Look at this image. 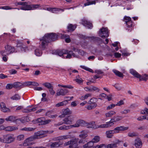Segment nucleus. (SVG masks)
Returning a JSON list of instances; mask_svg holds the SVG:
<instances>
[{
    "label": "nucleus",
    "mask_w": 148,
    "mask_h": 148,
    "mask_svg": "<svg viewBox=\"0 0 148 148\" xmlns=\"http://www.w3.org/2000/svg\"><path fill=\"white\" fill-rule=\"evenodd\" d=\"M58 38V35L54 33L47 34L40 39V47L42 50L45 49L48 44L51 41L56 40Z\"/></svg>",
    "instance_id": "nucleus-1"
},
{
    "label": "nucleus",
    "mask_w": 148,
    "mask_h": 148,
    "mask_svg": "<svg viewBox=\"0 0 148 148\" xmlns=\"http://www.w3.org/2000/svg\"><path fill=\"white\" fill-rule=\"evenodd\" d=\"M128 128V127H125L123 126L117 127L113 130L106 131V134L108 138H111L113 136L114 134L119 133L120 131L127 130Z\"/></svg>",
    "instance_id": "nucleus-2"
},
{
    "label": "nucleus",
    "mask_w": 148,
    "mask_h": 148,
    "mask_svg": "<svg viewBox=\"0 0 148 148\" xmlns=\"http://www.w3.org/2000/svg\"><path fill=\"white\" fill-rule=\"evenodd\" d=\"M55 53L56 54L63 57H64V54H67V55L66 57V58H71L72 56L74 57H77V56L72 51L64 49L61 50H56L55 51Z\"/></svg>",
    "instance_id": "nucleus-3"
},
{
    "label": "nucleus",
    "mask_w": 148,
    "mask_h": 148,
    "mask_svg": "<svg viewBox=\"0 0 148 148\" xmlns=\"http://www.w3.org/2000/svg\"><path fill=\"white\" fill-rule=\"evenodd\" d=\"M130 73L134 77L138 78L140 81L143 80L146 81L148 79V75L146 74H145L143 76H141L135 70L133 69H131L130 70Z\"/></svg>",
    "instance_id": "nucleus-4"
},
{
    "label": "nucleus",
    "mask_w": 148,
    "mask_h": 148,
    "mask_svg": "<svg viewBox=\"0 0 148 148\" xmlns=\"http://www.w3.org/2000/svg\"><path fill=\"white\" fill-rule=\"evenodd\" d=\"M5 51H2L0 52L2 56H6V55L13 53L15 50V49L14 47L9 45L5 46Z\"/></svg>",
    "instance_id": "nucleus-5"
},
{
    "label": "nucleus",
    "mask_w": 148,
    "mask_h": 148,
    "mask_svg": "<svg viewBox=\"0 0 148 148\" xmlns=\"http://www.w3.org/2000/svg\"><path fill=\"white\" fill-rule=\"evenodd\" d=\"M15 139L13 135L8 134L4 135L3 141L4 143H9L14 141Z\"/></svg>",
    "instance_id": "nucleus-6"
},
{
    "label": "nucleus",
    "mask_w": 148,
    "mask_h": 148,
    "mask_svg": "<svg viewBox=\"0 0 148 148\" xmlns=\"http://www.w3.org/2000/svg\"><path fill=\"white\" fill-rule=\"evenodd\" d=\"M53 131H43L40 130L35 133V135L36 136V138L37 139L44 137V135L47 134H51L53 132Z\"/></svg>",
    "instance_id": "nucleus-7"
},
{
    "label": "nucleus",
    "mask_w": 148,
    "mask_h": 148,
    "mask_svg": "<svg viewBox=\"0 0 148 148\" xmlns=\"http://www.w3.org/2000/svg\"><path fill=\"white\" fill-rule=\"evenodd\" d=\"M99 36L102 38L107 37L109 36L107 28L103 27L101 28L99 31Z\"/></svg>",
    "instance_id": "nucleus-8"
},
{
    "label": "nucleus",
    "mask_w": 148,
    "mask_h": 148,
    "mask_svg": "<svg viewBox=\"0 0 148 148\" xmlns=\"http://www.w3.org/2000/svg\"><path fill=\"white\" fill-rule=\"evenodd\" d=\"M74 116L71 115L66 117L63 120L64 124H71L74 120Z\"/></svg>",
    "instance_id": "nucleus-9"
},
{
    "label": "nucleus",
    "mask_w": 148,
    "mask_h": 148,
    "mask_svg": "<svg viewBox=\"0 0 148 148\" xmlns=\"http://www.w3.org/2000/svg\"><path fill=\"white\" fill-rule=\"evenodd\" d=\"M72 138L70 135H66L59 136L57 138H54L53 140L56 141H62L68 139H71Z\"/></svg>",
    "instance_id": "nucleus-10"
},
{
    "label": "nucleus",
    "mask_w": 148,
    "mask_h": 148,
    "mask_svg": "<svg viewBox=\"0 0 148 148\" xmlns=\"http://www.w3.org/2000/svg\"><path fill=\"white\" fill-rule=\"evenodd\" d=\"M86 125V123L83 120L79 119L76 122V123L73 125L72 127H78L80 126H84Z\"/></svg>",
    "instance_id": "nucleus-11"
},
{
    "label": "nucleus",
    "mask_w": 148,
    "mask_h": 148,
    "mask_svg": "<svg viewBox=\"0 0 148 148\" xmlns=\"http://www.w3.org/2000/svg\"><path fill=\"white\" fill-rule=\"evenodd\" d=\"M80 37L84 39H88L89 38H90L92 40H94L95 41L98 42L99 41H101V39L99 38L95 37L92 36L91 37H89L88 36H86L85 35H81L80 36Z\"/></svg>",
    "instance_id": "nucleus-12"
},
{
    "label": "nucleus",
    "mask_w": 148,
    "mask_h": 148,
    "mask_svg": "<svg viewBox=\"0 0 148 148\" xmlns=\"http://www.w3.org/2000/svg\"><path fill=\"white\" fill-rule=\"evenodd\" d=\"M68 90L66 89L60 88L57 90L56 95L57 96H64L68 93Z\"/></svg>",
    "instance_id": "nucleus-13"
},
{
    "label": "nucleus",
    "mask_w": 148,
    "mask_h": 148,
    "mask_svg": "<svg viewBox=\"0 0 148 148\" xmlns=\"http://www.w3.org/2000/svg\"><path fill=\"white\" fill-rule=\"evenodd\" d=\"M121 141L119 140H116L115 142H113V143L110 144L106 146V148H115L117 147V145L119 144Z\"/></svg>",
    "instance_id": "nucleus-14"
},
{
    "label": "nucleus",
    "mask_w": 148,
    "mask_h": 148,
    "mask_svg": "<svg viewBox=\"0 0 148 148\" xmlns=\"http://www.w3.org/2000/svg\"><path fill=\"white\" fill-rule=\"evenodd\" d=\"M70 148H78V144L77 141L75 139L70 140V145L69 146Z\"/></svg>",
    "instance_id": "nucleus-15"
},
{
    "label": "nucleus",
    "mask_w": 148,
    "mask_h": 148,
    "mask_svg": "<svg viewBox=\"0 0 148 148\" xmlns=\"http://www.w3.org/2000/svg\"><path fill=\"white\" fill-rule=\"evenodd\" d=\"M82 24L88 28H91L92 27V25L90 22L84 20L82 21Z\"/></svg>",
    "instance_id": "nucleus-16"
},
{
    "label": "nucleus",
    "mask_w": 148,
    "mask_h": 148,
    "mask_svg": "<svg viewBox=\"0 0 148 148\" xmlns=\"http://www.w3.org/2000/svg\"><path fill=\"white\" fill-rule=\"evenodd\" d=\"M135 145L137 148H141L142 146V143L141 140L138 138L135 140Z\"/></svg>",
    "instance_id": "nucleus-17"
},
{
    "label": "nucleus",
    "mask_w": 148,
    "mask_h": 148,
    "mask_svg": "<svg viewBox=\"0 0 148 148\" xmlns=\"http://www.w3.org/2000/svg\"><path fill=\"white\" fill-rule=\"evenodd\" d=\"M0 107L1 110L3 112H9V109L6 107L5 104L3 102L1 103L0 105Z\"/></svg>",
    "instance_id": "nucleus-18"
},
{
    "label": "nucleus",
    "mask_w": 148,
    "mask_h": 148,
    "mask_svg": "<svg viewBox=\"0 0 148 148\" xmlns=\"http://www.w3.org/2000/svg\"><path fill=\"white\" fill-rule=\"evenodd\" d=\"M13 88H22L23 87V83L20 82H15L13 83Z\"/></svg>",
    "instance_id": "nucleus-19"
},
{
    "label": "nucleus",
    "mask_w": 148,
    "mask_h": 148,
    "mask_svg": "<svg viewBox=\"0 0 148 148\" xmlns=\"http://www.w3.org/2000/svg\"><path fill=\"white\" fill-rule=\"evenodd\" d=\"M76 27V26L75 25L69 24L67 27V31L69 32H73L75 30Z\"/></svg>",
    "instance_id": "nucleus-20"
},
{
    "label": "nucleus",
    "mask_w": 148,
    "mask_h": 148,
    "mask_svg": "<svg viewBox=\"0 0 148 148\" xmlns=\"http://www.w3.org/2000/svg\"><path fill=\"white\" fill-rule=\"evenodd\" d=\"M62 111L63 114L64 115L71 114L72 113V111L68 108L63 109Z\"/></svg>",
    "instance_id": "nucleus-21"
},
{
    "label": "nucleus",
    "mask_w": 148,
    "mask_h": 148,
    "mask_svg": "<svg viewBox=\"0 0 148 148\" xmlns=\"http://www.w3.org/2000/svg\"><path fill=\"white\" fill-rule=\"evenodd\" d=\"M61 144H59V142H56L51 143L50 147L51 148H57L60 147Z\"/></svg>",
    "instance_id": "nucleus-22"
},
{
    "label": "nucleus",
    "mask_w": 148,
    "mask_h": 148,
    "mask_svg": "<svg viewBox=\"0 0 148 148\" xmlns=\"http://www.w3.org/2000/svg\"><path fill=\"white\" fill-rule=\"evenodd\" d=\"M68 103V101L67 100L63 101L56 104L55 106L56 107H59L64 106L66 105Z\"/></svg>",
    "instance_id": "nucleus-23"
},
{
    "label": "nucleus",
    "mask_w": 148,
    "mask_h": 148,
    "mask_svg": "<svg viewBox=\"0 0 148 148\" xmlns=\"http://www.w3.org/2000/svg\"><path fill=\"white\" fill-rule=\"evenodd\" d=\"M112 71L116 75L120 77H123L124 75L123 73L115 69L113 70Z\"/></svg>",
    "instance_id": "nucleus-24"
},
{
    "label": "nucleus",
    "mask_w": 148,
    "mask_h": 148,
    "mask_svg": "<svg viewBox=\"0 0 148 148\" xmlns=\"http://www.w3.org/2000/svg\"><path fill=\"white\" fill-rule=\"evenodd\" d=\"M5 120L7 121L14 122L16 120V117L11 116L6 118Z\"/></svg>",
    "instance_id": "nucleus-25"
},
{
    "label": "nucleus",
    "mask_w": 148,
    "mask_h": 148,
    "mask_svg": "<svg viewBox=\"0 0 148 148\" xmlns=\"http://www.w3.org/2000/svg\"><path fill=\"white\" fill-rule=\"evenodd\" d=\"M87 3L84 4V5L85 6L95 4L96 3V1L95 0H87Z\"/></svg>",
    "instance_id": "nucleus-26"
},
{
    "label": "nucleus",
    "mask_w": 148,
    "mask_h": 148,
    "mask_svg": "<svg viewBox=\"0 0 148 148\" xmlns=\"http://www.w3.org/2000/svg\"><path fill=\"white\" fill-rule=\"evenodd\" d=\"M115 114L116 112H115L113 111H111L106 113L105 115L106 117H110Z\"/></svg>",
    "instance_id": "nucleus-27"
},
{
    "label": "nucleus",
    "mask_w": 148,
    "mask_h": 148,
    "mask_svg": "<svg viewBox=\"0 0 148 148\" xmlns=\"http://www.w3.org/2000/svg\"><path fill=\"white\" fill-rule=\"evenodd\" d=\"M71 127H72L71 125L66 126L64 125L60 127L59 129L60 130H66L70 128Z\"/></svg>",
    "instance_id": "nucleus-28"
},
{
    "label": "nucleus",
    "mask_w": 148,
    "mask_h": 148,
    "mask_svg": "<svg viewBox=\"0 0 148 148\" xmlns=\"http://www.w3.org/2000/svg\"><path fill=\"white\" fill-rule=\"evenodd\" d=\"M45 119L44 117H42L40 118L37 119L36 121V123H39V125H42V122L43 121V120Z\"/></svg>",
    "instance_id": "nucleus-29"
},
{
    "label": "nucleus",
    "mask_w": 148,
    "mask_h": 148,
    "mask_svg": "<svg viewBox=\"0 0 148 148\" xmlns=\"http://www.w3.org/2000/svg\"><path fill=\"white\" fill-rule=\"evenodd\" d=\"M43 85L49 89L51 88H52V87H53V86H52V85L51 83L49 82H46L44 83L43 84Z\"/></svg>",
    "instance_id": "nucleus-30"
},
{
    "label": "nucleus",
    "mask_w": 148,
    "mask_h": 148,
    "mask_svg": "<svg viewBox=\"0 0 148 148\" xmlns=\"http://www.w3.org/2000/svg\"><path fill=\"white\" fill-rule=\"evenodd\" d=\"M110 127V125L109 124H107L106 122L105 124H103L99 125L98 128H106Z\"/></svg>",
    "instance_id": "nucleus-31"
},
{
    "label": "nucleus",
    "mask_w": 148,
    "mask_h": 148,
    "mask_svg": "<svg viewBox=\"0 0 148 148\" xmlns=\"http://www.w3.org/2000/svg\"><path fill=\"white\" fill-rule=\"evenodd\" d=\"M17 129L16 128L13 127L11 126L5 128V130L7 131H11L16 130Z\"/></svg>",
    "instance_id": "nucleus-32"
},
{
    "label": "nucleus",
    "mask_w": 148,
    "mask_h": 148,
    "mask_svg": "<svg viewBox=\"0 0 148 148\" xmlns=\"http://www.w3.org/2000/svg\"><path fill=\"white\" fill-rule=\"evenodd\" d=\"M62 11V12L64 11V9H61L59 8H52V10H51V12L53 13H55V11Z\"/></svg>",
    "instance_id": "nucleus-33"
},
{
    "label": "nucleus",
    "mask_w": 148,
    "mask_h": 148,
    "mask_svg": "<svg viewBox=\"0 0 148 148\" xmlns=\"http://www.w3.org/2000/svg\"><path fill=\"white\" fill-rule=\"evenodd\" d=\"M100 140V137L98 136H94V138L92 139V141L94 143H97L99 142Z\"/></svg>",
    "instance_id": "nucleus-34"
},
{
    "label": "nucleus",
    "mask_w": 148,
    "mask_h": 148,
    "mask_svg": "<svg viewBox=\"0 0 148 148\" xmlns=\"http://www.w3.org/2000/svg\"><path fill=\"white\" fill-rule=\"evenodd\" d=\"M35 53L37 56H40L42 55V52L39 49H36L35 50Z\"/></svg>",
    "instance_id": "nucleus-35"
},
{
    "label": "nucleus",
    "mask_w": 148,
    "mask_h": 148,
    "mask_svg": "<svg viewBox=\"0 0 148 148\" xmlns=\"http://www.w3.org/2000/svg\"><path fill=\"white\" fill-rule=\"evenodd\" d=\"M97 101V100L96 98H92L90 99L88 103L89 104H91L92 103H95Z\"/></svg>",
    "instance_id": "nucleus-36"
},
{
    "label": "nucleus",
    "mask_w": 148,
    "mask_h": 148,
    "mask_svg": "<svg viewBox=\"0 0 148 148\" xmlns=\"http://www.w3.org/2000/svg\"><path fill=\"white\" fill-rule=\"evenodd\" d=\"M11 99L14 100H18L20 99V96L18 94H16L11 97Z\"/></svg>",
    "instance_id": "nucleus-37"
},
{
    "label": "nucleus",
    "mask_w": 148,
    "mask_h": 148,
    "mask_svg": "<svg viewBox=\"0 0 148 148\" xmlns=\"http://www.w3.org/2000/svg\"><path fill=\"white\" fill-rule=\"evenodd\" d=\"M113 118L114 119L115 122H116L120 121L122 119L123 117L121 116H114Z\"/></svg>",
    "instance_id": "nucleus-38"
},
{
    "label": "nucleus",
    "mask_w": 148,
    "mask_h": 148,
    "mask_svg": "<svg viewBox=\"0 0 148 148\" xmlns=\"http://www.w3.org/2000/svg\"><path fill=\"white\" fill-rule=\"evenodd\" d=\"M58 86L59 87H63L69 89H72L73 88V87L71 85H62L60 84H59L58 85Z\"/></svg>",
    "instance_id": "nucleus-39"
},
{
    "label": "nucleus",
    "mask_w": 148,
    "mask_h": 148,
    "mask_svg": "<svg viewBox=\"0 0 148 148\" xmlns=\"http://www.w3.org/2000/svg\"><path fill=\"white\" fill-rule=\"evenodd\" d=\"M91 95L90 94H87L85 95L82 96L80 98V99L82 100H84L86 99H87L88 97H90Z\"/></svg>",
    "instance_id": "nucleus-40"
},
{
    "label": "nucleus",
    "mask_w": 148,
    "mask_h": 148,
    "mask_svg": "<svg viewBox=\"0 0 148 148\" xmlns=\"http://www.w3.org/2000/svg\"><path fill=\"white\" fill-rule=\"evenodd\" d=\"M31 143H32L27 138L25 140L23 145L24 146H27L30 145Z\"/></svg>",
    "instance_id": "nucleus-41"
},
{
    "label": "nucleus",
    "mask_w": 148,
    "mask_h": 148,
    "mask_svg": "<svg viewBox=\"0 0 148 148\" xmlns=\"http://www.w3.org/2000/svg\"><path fill=\"white\" fill-rule=\"evenodd\" d=\"M141 114H148V108H145L141 111Z\"/></svg>",
    "instance_id": "nucleus-42"
},
{
    "label": "nucleus",
    "mask_w": 148,
    "mask_h": 148,
    "mask_svg": "<svg viewBox=\"0 0 148 148\" xmlns=\"http://www.w3.org/2000/svg\"><path fill=\"white\" fill-rule=\"evenodd\" d=\"M88 135L86 133L82 132L80 134H79V137L81 138H84L86 137Z\"/></svg>",
    "instance_id": "nucleus-43"
},
{
    "label": "nucleus",
    "mask_w": 148,
    "mask_h": 148,
    "mask_svg": "<svg viewBox=\"0 0 148 148\" xmlns=\"http://www.w3.org/2000/svg\"><path fill=\"white\" fill-rule=\"evenodd\" d=\"M31 5L32 10L36 9L41 7L40 4H31Z\"/></svg>",
    "instance_id": "nucleus-44"
},
{
    "label": "nucleus",
    "mask_w": 148,
    "mask_h": 148,
    "mask_svg": "<svg viewBox=\"0 0 148 148\" xmlns=\"http://www.w3.org/2000/svg\"><path fill=\"white\" fill-rule=\"evenodd\" d=\"M80 67L81 68H82L83 69H84L86 71H89L91 72H93V70L92 69H91L87 67L84 66H81Z\"/></svg>",
    "instance_id": "nucleus-45"
},
{
    "label": "nucleus",
    "mask_w": 148,
    "mask_h": 148,
    "mask_svg": "<svg viewBox=\"0 0 148 148\" xmlns=\"http://www.w3.org/2000/svg\"><path fill=\"white\" fill-rule=\"evenodd\" d=\"M24 136L22 134L18 136L17 138V140L19 141L23 140L24 139Z\"/></svg>",
    "instance_id": "nucleus-46"
},
{
    "label": "nucleus",
    "mask_w": 148,
    "mask_h": 148,
    "mask_svg": "<svg viewBox=\"0 0 148 148\" xmlns=\"http://www.w3.org/2000/svg\"><path fill=\"white\" fill-rule=\"evenodd\" d=\"M13 84H8L6 86V88L7 89H10L13 87Z\"/></svg>",
    "instance_id": "nucleus-47"
},
{
    "label": "nucleus",
    "mask_w": 148,
    "mask_h": 148,
    "mask_svg": "<svg viewBox=\"0 0 148 148\" xmlns=\"http://www.w3.org/2000/svg\"><path fill=\"white\" fill-rule=\"evenodd\" d=\"M34 130V129L32 127H25L21 129L22 130L26 131H32Z\"/></svg>",
    "instance_id": "nucleus-48"
},
{
    "label": "nucleus",
    "mask_w": 148,
    "mask_h": 148,
    "mask_svg": "<svg viewBox=\"0 0 148 148\" xmlns=\"http://www.w3.org/2000/svg\"><path fill=\"white\" fill-rule=\"evenodd\" d=\"M114 122H115L114 119L112 118L111 119L110 121L106 122V123L110 125L111 127L114 124Z\"/></svg>",
    "instance_id": "nucleus-49"
},
{
    "label": "nucleus",
    "mask_w": 148,
    "mask_h": 148,
    "mask_svg": "<svg viewBox=\"0 0 148 148\" xmlns=\"http://www.w3.org/2000/svg\"><path fill=\"white\" fill-rule=\"evenodd\" d=\"M137 134L135 132L129 133L128 134V136L130 137H135L137 136Z\"/></svg>",
    "instance_id": "nucleus-50"
},
{
    "label": "nucleus",
    "mask_w": 148,
    "mask_h": 148,
    "mask_svg": "<svg viewBox=\"0 0 148 148\" xmlns=\"http://www.w3.org/2000/svg\"><path fill=\"white\" fill-rule=\"evenodd\" d=\"M146 115H144L138 117L137 119L139 121H142L144 119H146Z\"/></svg>",
    "instance_id": "nucleus-51"
},
{
    "label": "nucleus",
    "mask_w": 148,
    "mask_h": 148,
    "mask_svg": "<svg viewBox=\"0 0 148 148\" xmlns=\"http://www.w3.org/2000/svg\"><path fill=\"white\" fill-rule=\"evenodd\" d=\"M90 87L92 90V92L95 91H97V92H99L100 90L98 88L95 86H93Z\"/></svg>",
    "instance_id": "nucleus-52"
},
{
    "label": "nucleus",
    "mask_w": 148,
    "mask_h": 148,
    "mask_svg": "<svg viewBox=\"0 0 148 148\" xmlns=\"http://www.w3.org/2000/svg\"><path fill=\"white\" fill-rule=\"evenodd\" d=\"M23 87L28 86L31 85L32 82H26L23 83Z\"/></svg>",
    "instance_id": "nucleus-53"
},
{
    "label": "nucleus",
    "mask_w": 148,
    "mask_h": 148,
    "mask_svg": "<svg viewBox=\"0 0 148 148\" xmlns=\"http://www.w3.org/2000/svg\"><path fill=\"white\" fill-rule=\"evenodd\" d=\"M124 21L125 22V23H126L131 21V19L129 17L125 16L124 17Z\"/></svg>",
    "instance_id": "nucleus-54"
},
{
    "label": "nucleus",
    "mask_w": 148,
    "mask_h": 148,
    "mask_svg": "<svg viewBox=\"0 0 148 148\" xmlns=\"http://www.w3.org/2000/svg\"><path fill=\"white\" fill-rule=\"evenodd\" d=\"M97 106V104H95L94 106H92V105H90L88 106L87 108L88 110H90L93 108H95Z\"/></svg>",
    "instance_id": "nucleus-55"
},
{
    "label": "nucleus",
    "mask_w": 148,
    "mask_h": 148,
    "mask_svg": "<svg viewBox=\"0 0 148 148\" xmlns=\"http://www.w3.org/2000/svg\"><path fill=\"white\" fill-rule=\"evenodd\" d=\"M51 121V120L50 119H47L44 120H43V121L42 122V125H45L47 124H48Z\"/></svg>",
    "instance_id": "nucleus-56"
},
{
    "label": "nucleus",
    "mask_w": 148,
    "mask_h": 148,
    "mask_svg": "<svg viewBox=\"0 0 148 148\" xmlns=\"http://www.w3.org/2000/svg\"><path fill=\"white\" fill-rule=\"evenodd\" d=\"M23 46V43L20 41H18L17 44V47H19L20 49L21 47Z\"/></svg>",
    "instance_id": "nucleus-57"
},
{
    "label": "nucleus",
    "mask_w": 148,
    "mask_h": 148,
    "mask_svg": "<svg viewBox=\"0 0 148 148\" xmlns=\"http://www.w3.org/2000/svg\"><path fill=\"white\" fill-rule=\"evenodd\" d=\"M126 23L129 27H132V23L131 20L128 22Z\"/></svg>",
    "instance_id": "nucleus-58"
},
{
    "label": "nucleus",
    "mask_w": 148,
    "mask_h": 148,
    "mask_svg": "<svg viewBox=\"0 0 148 148\" xmlns=\"http://www.w3.org/2000/svg\"><path fill=\"white\" fill-rule=\"evenodd\" d=\"M17 71L14 69H12L9 71V73L11 75L16 74Z\"/></svg>",
    "instance_id": "nucleus-59"
},
{
    "label": "nucleus",
    "mask_w": 148,
    "mask_h": 148,
    "mask_svg": "<svg viewBox=\"0 0 148 148\" xmlns=\"http://www.w3.org/2000/svg\"><path fill=\"white\" fill-rule=\"evenodd\" d=\"M116 105L114 104H112L109 106H108L107 108V110H109L110 109H111L114 107Z\"/></svg>",
    "instance_id": "nucleus-60"
},
{
    "label": "nucleus",
    "mask_w": 148,
    "mask_h": 148,
    "mask_svg": "<svg viewBox=\"0 0 148 148\" xmlns=\"http://www.w3.org/2000/svg\"><path fill=\"white\" fill-rule=\"evenodd\" d=\"M147 127L146 126H143L140 127L138 128V129L140 130H144L147 129Z\"/></svg>",
    "instance_id": "nucleus-61"
},
{
    "label": "nucleus",
    "mask_w": 148,
    "mask_h": 148,
    "mask_svg": "<svg viewBox=\"0 0 148 148\" xmlns=\"http://www.w3.org/2000/svg\"><path fill=\"white\" fill-rule=\"evenodd\" d=\"M130 112V110H124L123 111H122L121 112V113L122 114H126Z\"/></svg>",
    "instance_id": "nucleus-62"
},
{
    "label": "nucleus",
    "mask_w": 148,
    "mask_h": 148,
    "mask_svg": "<svg viewBox=\"0 0 148 148\" xmlns=\"http://www.w3.org/2000/svg\"><path fill=\"white\" fill-rule=\"evenodd\" d=\"M124 103V102L123 101L121 100L118 102L117 103L116 105L120 106L121 105H123Z\"/></svg>",
    "instance_id": "nucleus-63"
},
{
    "label": "nucleus",
    "mask_w": 148,
    "mask_h": 148,
    "mask_svg": "<svg viewBox=\"0 0 148 148\" xmlns=\"http://www.w3.org/2000/svg\"><path fill=\"white\" fill-rule=\"evenodd\" d=\"M94 142L92 141L89 142L88 143V147H92L94 145Z\"/></svg>",
    "instance_id": "nucleus-64"
}]
</instances>
